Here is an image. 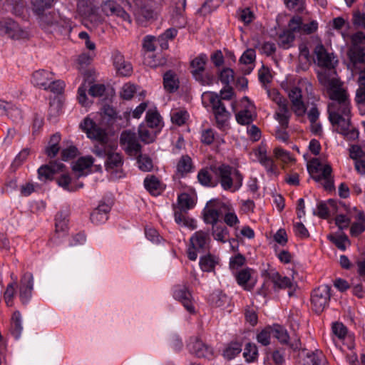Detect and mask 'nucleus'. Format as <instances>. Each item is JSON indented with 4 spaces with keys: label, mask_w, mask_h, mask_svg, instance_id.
<instances>
[{
    "label": "nucleus",
    "mask_w": 365,
    "mask_h": 365,
    "mask_svg": "<svg viewBox=\"0 0 365 365\" xmlns=\"http://www.w3.org/2000/svg\"><path fill=\"white\" fill-rule=\"evenodd\" d=\"M314 53V61L319 67V81L332 101L328 106L329 119L337 132L346 135L350 128V101L346 89L335 71L338 60L322 44L315 47Z\"/></svg>",
    "instance_id": "nucleus-1"
},
{
    "label": "nucleus",
    "mask_w": 365,
    "mask_h": 365,
    "mask_svg": "<svg viewBox=\"0 0 365 365\" xmlns=\"http://www.w3.org/2000/svg\"><path fill=\"white\" fill-rule=\"evenodd\" d=\"M282 88L287 93L292 103V108L297 115L301 116L306 112L303 96L310 95L313 88L312 83L306 78L294 79L288 76L281 83Z\"/></svg>",
    "instance_id": "nucleus-2"
},
{
    "label": "nucleus",
    "mask_w": 365,
    "mask_h": 365,
    "mask_svg": "<svg viewBox=\"0 0 365 365\" xmlns=\"http://www.w3.org/2000/svg\"><path fill=\"white\" fill-rule=\"evenodd\" d=\"M80 128L83 132L86 133L88 138L100 142V144L96 145L93 149L96 155L105 158L113 151V148L105 143L107 139L105 130L98 125L92 119L88 117L85 118L81 123Z\"/></svg>",
    "instance_id": "nucleus-3"
},
{
    "label": "nucleus",
    "mask_w": 365,
    "mask_h": 365,
    "mask_svg": "<svg viewBox=\"0 0 365 365\" xmlns=\"http://www.w3.org/2000/svg\"><path fill=\"white\" fill-rule=\"evenodd\" d=\"M198 254L200 255L199 265L202 271L205 272V232L202 230L191 236L187 250V257L191 261H195Z\"/></svg>",
    "instance_id": "nucleus-4"
},
{
    "label": "nucleus",
    "mask_w": 365,
    "mask_h": 365,
    "mask_svg": "<svg viewBox=\"0 0 365 365\" xmlns=\"http://www.w3.org/2000/svg\"><path fill=\"white\" fill-rule=\"evenodd\" d=\"M220 173V185L223 190L235 192L242 187L244 178L237 169L221 165Z\"/></svg>",
    "instance_id": "nucleus-5"
},
{
    "label": "nucleus",
    "mask_w": 365,
    "mask_h": 365,
    "mask_svg": "<svg viewBox=\"0 0 365 365\" xmlns=\"http://www.w3.org/2000/svg\"><path fill=\"white\" fill-rule=\"evenodd\" d=\"M0 36H6L13 40L28 38L29 31L11 18L0 19Z\"/></svg>",
    "instance_id": "nucleus-6"
},
{
    "label": "nucleus",
    "mask_w": 365,
    "mask_h": 365,
    "mask_svg": "<svg viewBox=\"0 0 365 365\" xmlns=\"http://www.w3.org/2000/svg\"><path fill=\"white\" fill-rule=\"evenodd\" d=\"M301 29V17L293 16L289 21L287 30L284 31L279 36V44L284 48H288L292 46L296 35L300 32Z\"/></svg>",
    "instance_id": "nucleus-7"
},
{
    "label": "nucleus",
    "mask_w": 365,
    "mask_h": 365,
    "mask_svg": "<svg viewBox=\"0 0 365 365\" xmlns=\"http://www.w3.org/2000/svg\"><path fill=\"white\" fill-rule=\"evenodd\" d=\"M365 35L357 32L351 36V46L348 55L351 62H365Z\"/></svg>",
    "instance_id": "nucleus-8"
},
{
    "label": "nucleus",
    "mask_w": 365,
    "mask_h": 365,
    "mask_svg": "<svg viewBox=\"0 0 365 365\" xmlns=\"http://www.w3.org/2000/svg\"><path fill=\"white\" fill-rule=\"evenodd\" d=\"M268 96L269 98L274 101L278 106L277 110L275 113L277 120L282 127L287 126L289 118V111L287 106L286 100L274 89L269 91Z\"/></svg>",
    "instance_id": "nucleus-9"
},
{
    "label": "nucleus",
    "mask_w": 365,
    "mask_h": 365,
    "mask_svg": "<svg viewBox=\"0 0 365 365\" xmlns=\"http://www.w3.org/2000/svg\"><path fill=\"white\" fill-rule=\"evenodd\" d=\"M330 299V287L322 284L313 291L311 302L316 313H321L328 306Z\"/></svg>",
    "instance_id": "nucleus-10"
},
{
    "label": "nucleus",
    "mask_w": 365,
    "mask_h": 365,
    "mask_svg": "<svg viewBox=\"0 0 365 365\" xmlns=\"http://www.w3.org/2000/svg\"><path fill=\"white\" fill-rule=\"evenodd\" d=\"M187 349L189 353L195 357L205 356V334L202 325L198 332L188 339Z\"/></svg>",
    "instance_id": "nucleus-11"
},
{
    "label": "nucleus",
    "mask_w": 365,
    "mask_h": 365,
    "mask_svg": "<svg viewBox=\"0 0 365 365\" xmlns=\"http://www.w3.org/2000/svg\"><path fill=\"white\" fill-rule=\"evenodd\" d=\"M120 143L129 155L135 156L141 152L142 146L136 133L133 131L130 130L123 131L120 138Z\"/></svg>",
    "instance_id": "nucleus-12"
},
{
    "label": "nucleus",
    "mask_w": 365,
    "mask_h": 365,
    "mask_svg": "<svg viewBox=\"0 0 365 365\" xmlns=\"http://www.w3.org/2000/svg\"><path fill=\"white\" fill-rule=\"evenodd\" d=\"M34 284L32 273L26 272L21 275L19 285V297L22 304L27 305L31 301Z\"/></svg>",
    "instance_id": "nucleus-13"
},
{
    "label": "nucleus",
    "mask_w": 365,
    "mask_h": 365,
    "mask_svg": "<svg viewBox=\"0 0 365 365\" xmlns=\"http://www.w3.org/2000/svg\"><path fill=\"white\" fill-rule=\"evenodd\" d=\"M173 296L175 299L182 303L189 313L194 314L195 312L192 294L185 285H175L173 288Z\"/></svg>",
    "instance_id": "nucleus-14"
},
{
    "label": "nucleus",
    "mask_w": 365,
    "mask_h": 365,
    "mask_svg": "<svg viewBox=\"0 0 365 365\" xmlns=\"http://www.w3.org/2000/svg\"><path fill=\"white\" fill-rule=\"evenodd\" d=\"M102 12L107 16H115L123 21L131 22L130 15L114 0H106L101 4Z\"/></svg>",
    "instance_id": "nucleus-15"
},
{
    "label": "nucleus",
    "mask_w": 365,
    "mask_h": 365,
    "mask_svg": "<svg viewBox=\"0 0 365 365\" xmlns=\"http://www.w3.org/2000/svg\"><path fill=\"white\" fill-rule=\"evenodd\" d=\"M210 100L218 126L221 128H225L230 118V113L225 109L217 95L212 94Z\"/></svg>",
    "instance_id": "nucleus-16"
},
{
    "label": "nucleus",
    "mask_w": 365,
    "mask_h": 365,
    "mask_svg": "<svg viewBox=\"0 0 365 365\" xmlns=\"http://www.w3.org/2000/svg\"><path fill=\"white\" fill-rule=\"evenodd\" d=\"M332 332L339 342L346 344L349 349L351 350L354 347V336L348 333L346 328L343 324L339 322L334 323L332 325ZM333 341L336 344L338 343L335 338L333 339Z\"/></svg>",
    "instance_id": "nucleus-17"
},
{
    "label": "nucleus",
    "mask_w": 365,
    "mask_h": 365,
    "mask_svg": "<svg viewBox=\"0 0 365 365\" xmlns=\"http://www.w3.org/2000/svg\"><path fill=\"white\" fill-rule=\"evenodd\" d=\"M116 73L123 76H129L133 71L130 62L125 60L124 56L118 50L113 51L111 56Z\"/></svg>",
    "instance_id": "nucleus-18"
},
{
    "label": "nucleus",
    "mask_w": 365,
    "mask_h": 365,
    "mask_svg": "<svg viewBox=\"0 0 365 365\" xmlns=\"http://www.w3.org/2000/svg\"><path fill=\"white\" fill-rule=\"evenodd\" d=\"M191 73L200 84H205V55L200 54L190 63Z\"/></svg>",
    "instance_id": "nucleus-19"
},
{
    "label": "nucleus",
    "mask_w": 365,
    "mask_h": 365,
    "mask_svg": "<svg viewBox=\"0 0 365 365\" xmlns=\"http://www.w3.org/2000/svg\"><path fill=\"white\" fill-rule=\"evenodd\" d=\"M253 155L256 160L266 169L267 172L271 175L276 174L277 166L273 160L267 155V148L265 145H260L253 151Z\"/></svg>",
    "instance_id": "nucleus-20"
},
{
    "label": "nucleus",
    "mask_w": 365,
    "mask_h": 365,
    "mask_svg": "<svg viewBox=\"0 0 365 365\" xmlns=\"http://www.w3.org/2000/svg\"><path fill=\"white\" fill-rule=\"evenodd\" d=\"M195 167L191 158L188 155H183L176 164V170L173 175L174 180L186 178L190 173L194 172Z\"/></svg>",
    "instance_id": "nucleus-21"
},
{
    "label": "nucleus",
    "mask_w": 365,
    "mask_h": 365,
    "mask_svg": "<svg viewBox=\"0 0 365 365\" xmlns=\"http://www.w3.org/2000/svg\"><path fill=\"white\" fill-rule=\"evenodd\" d=\"M65 165L61 163L52 162L48 165H41L37 170L38 178L41 181L52 180L54 175L62 171Z\"/></svg>",
    "instance_id": "nucleus-22"
},
{
    "label": "nucleus",
    "mask_w": 365,
    "mask_h": 365,
    "mask_svg": "<svg viewBox=\"0 0 365 365\" xmlns=\"http://www.w3.org/2000/svg\"><path fill=\"white\" fill-rule=\"evenodd\" d=\"M349 215L354 219L351 225L350 233L351 236L356 237L365 230V215L364 212L353 207L349 212Z\"/></svg>",
    "instance_id": "nucleus-23"
},
{
    "label": "nucleus",
    "mask_w": 365,
    "mask_h": 365,
    "mask_svg": "<svg viewBox=\"0 0 365 365\" xmlns=\"http://www.w3.org/2000/svg\"><path fill=\"white\" fill-rule=\"evenodd\" d=\"M175 7L171 16V24L178 28H183L186 25V18L184 11L186 6V0H175Z\"/></svg>",
    "instance_id": "nucleus-24"
},
{
    "label": "nucleus",
    "mask_w": 365,
    "mask_h": 365,
    "mask_svg": "<svg viewBox=\"0 0 365 365\" xmlns=\"http://www.w3.org/2000/svg\"><path fill=\"white\" fill-rule=\"evenodd\" d=\"M53 76L51 71L39 69L33 73L31 81L34 86L46 90L49 81L54 78Z\"/></svg>",
    "instance_id": "nucleus-25"
},
{
    "label": "nucleus",
    "mask_w": 365,
    "mask_h": 365,
    "mask_svg": "<svg viewBox=\"0 0 365 365\" xmlns=\"http://www.w3.org/2000/svg\"><path fill=\"white\" fill-rule=\"evenodd\" d=\"M309 169L312 173L314 170L315 173L318 174L313 177L316 181H319L322 179H328L331 173L330 165L320 163L318 159L312 160Z\"/></svg>",
    "instance_id": "nucleus-26"
},
{
    "label": "nucleus",
    "mask_w": 365,
    "mask_h": 365,
    "mask_svg": "<svg viewBox=\"0 0 365 365\" xmlns=\"http://www.w3.org/2000/svg\"><path fill=\"white\" fill-rule=\"evenodd\" d=\"M253 270L250 268L242 269L236 275L238 284L245 290L250 291L255 284V279L252 278Z\"/></svg>",
    "instance_id": "nucleus-27"
},
{
    "label": "nucleus",
    "mask_w": 365,
    "mask_h": 365,
    "mask_svg": "<svg viewBox=\"0 0 365 365\" xmlns=\"http://www.w3.org/2000/svg\"><path fill=\"white\" fill-rule=\"evenodd\" d=\"M175 222L180 227H187L191 230H195L197 227L195 219L188 216V211L182 210H173Z\"/></svg>",
    "instance_id": "nucleus-28"
},
{
    "label": "nucleus",
    "mask_w": 365,
    "mask_h": 365,
    "mask_svg": "<svg viewBox=\"0 0 365 365\" xmlns=\"http://www.w3.org/2000/svg\"><path fill=\"white\" fill-rule=\"evenodd\" d=\"M110 206L105 202L101 203L98 207L91 213L90 219L93 224L99 225L104 223L108 219V213L110 211Z\"/></svg>",
    "instance_id": "nucleus-29"
},
{
    "label": "nucleus",
    "mask_w": 365,
    "mask_h": 365,
    "mask_svg": "<svg viewBox=\"0 0 365 365\" xmlns=\"http://www.w3.org/2000/svg\"><path fill=\"white\" fill-rule=\"evenodd\" d=\"M38 17L40 18L41 24L42 26H63L64 24H68L67 19H63L59 13L54 11L46 14L44 13L43 16Z\"/></svg>",
    "instance_id": "nucleus-30"
},
{
    "label": "nucleus",
    "mask_w": 365,
    "mask_h": 365,
    "mask_svg": "<svg viewBox=\"0 0 365 365\" xmlns=\"http://www.w3.org/2000/svg\"><path fill=\"white\" fill-rule=\"evenodd\" d=\"M195 203L196 198L194 195L182 192L178 195L177 204L173 205V210L188 211L195 207Z\"/></svg>",
    "instance_id": "nucleus-31"
},
{
    "label": "nucleus",
    "mask_w": 365,
    "mask_h": 365,
    "mask_svg": "<svg viewBox=\"0 0 365 365\" xmlns=\"http://www.w3.org/2000/svg\"><path fill=\"white\" fill-rule=\"evenodd\" d=\"M77 8L82 15H84L91 19L94 17L96 21L98 19V21H100L99 17L96 15L98 8L94 4L93 0H78L77 3Z\"/></svg>",
    "instance_id": "nucleus-32"
},
{
    "label": "nucleus",
    "mask_w": 365,
    "mask_h": 365,
    "mask_svg": "<svg viewBox=\"0 0 365 365\" xmlns=\"http://www.w3.org/2000/svg\"><path fill=\"white\" fill-rule=\"evenodd\" d=\"M146 125L151 129H154L159 133L163 126V119L156 109H149L145 115Z\"/></svg>",
    "instance_id": "nucleus-33"
},
{
    "label": "nucleus",
    "mask_w": 365,
    "mask_h": 365,
    "mask_svg": "<svg viewBox=\"0 0 365 365\" xmlns=\"http://www.w3.org/2000/svg\"><path fill=\"white\" fill-rule=\"evenodd\" d=\"M180 86L179 78L176 73L172 70L166 71L163 75V86L169 93H174Z\"/></svg>",
    "instance_id": "nucleus-34"
},
{
    "label": "nucleus",
    "mask_w": 365,
    "mask_h": 365,
    "mask_svg": "<svg viewBox=\"0 0 365 365\" xmlns=\"http://www.w3.org/2000/svg\"><path fill=\"white\" fill-rule=\"evenodd\" d=\"M0 115H6L13 120H17L22 118L21 110L12 103L0 99Z\"/></svg>",
    "instance_id": "nucleus-35"
},
{
    "label": "nucleus",
    "mask_w": 365,
    "mask_h": 365,
    "mask_svg": "<svg viewBox=\"0 0 365 365\" xmlns=\"http://www.w3.org/2000/svg\"><path fill=\"white\" fill-rule=\"evenodd\" d=\"M145 188L154 196H158L163 191V184L155 175H148L144 179Z\"/></svg>",
    "instance_id": "nucleus-36"
},
{
    "label": "nucleus",
    "mask_w": 365,
    "mask_h": 365,
    "mask_svg": "<svg viewBox=\"0 0 365 365\" xmlns=\"http://www.w3.org/2000/svg\"><path fill=\"white\" fill-rule=\"evenodd\" d=\"M55 0H30L31 9L34 15L43 16L46 10L51 9Z\"/></svg>",
    "instance_id": "nucleus-37"
},
{
    "label": "nucleus",
    "mask_w": 365,
    "mask_h": 365,
    "mask_svg": "<svg viewBox=\"0 0 365 365\" xmlns=\"http://www.w3.org/2000/svg\"><path fill=\"white\" fill-rule=\"evenodd\" d=\"M269 278L274 284L276 288L284 289L292 287L293 282L291 278L287 277H282L277 271L270 270Z\"/></svg>",
    "instance_id": "nucleus-38"
},
{
    "label": "nucleus",
    "mask_w": 365,
    "mask_h": 365,
    "mask_svg": "<svg viewBox=\"0 0 365 365\" xmlns=\"http://www.w3.org/2000/svg\"><path fill=\"white\" fill-rule=\"evenodd\" d=\"M22 331L23 326L21 314L19 311H16L14 312L11 317L10 332L15 339L18 340L21 337Z\"/></svg>",
    "instance_id": "nucleus-39"
},
{
    "label": "nucleus",
    "mask_w": 365,
    "mask_h": 365,
    "mask_svg": "<svg viewBox=\"0 0 365 365\" xmlns=\"http://www.w3.org/2000/svg\"><path fill=\"white\" fill-rule=\"evenodd\" d=\"M221 165H210L207 168V187H215L221 180Z\"/></svg>",
    "instance_id": "nucleus-40"
},
{
    "label": "nucleus",
    "mask_w": 365,
    "mask_h": 365,
    "mask_svg": "<svg viewBox=\"0 0 365 365\" xmlns=\"http://www.w3.org/2000/svg\"><path fill=\"white\" fill-rule=\"evenodd\" d=\"M158 133V131L150 128L146 125L140 124L138 127L139 138L145 144L154 142Z\"/></svg>",
    "instance_id": "nucleus-41"
},
{
    "label": "nucleus",
    "mask_w": 365,
    "mask_h": 365,
    "mask_svg": "<svg viewBox=\"0 0 365 365\" xmlns=\"http://www.w3.org/2000/svg\"><path fill=\"white\" fill-rule=\"evenodd\" d=\"M123 164V161L122 155L113 151L106 157V160L105 162L106 169L108 171L118 169L120 168Z\"/></svg>",
    "instance_id": "nucleus-42"
},
{
    "label": "nucleus",
    "mask_w": 365,
    "mask_h": 365,
    "mask_svg": "<svg viewBox=\"0 0 365 365\" xmlns=\"http://www.w3.org/2000/svg\"><path fill=\"white\" fill-rule=\"evenodd\" d=\"M256 53L255 50L252 48L247 49L241 56L240 61L242 64L247 66V69L245 71L250 73L254 68Z\"/></svg>",
    "instance_id": "nucleus-43"
},
{
    "label": "nucleus",
    "mask_w": 365,
    "mask_h": 365,
    "mask_svg": "<svg viewBox=\"0 0 365 365\" xmlns=\"http://www.w3.org/2000/svg\"><path fill=\"white\" fill-rule=\"evenodd\" d=\"M17 284V277H14V282L9 283L4 293V299L7 307L14 305V299Z\"/></svg>",
    "instance_id": "nucleus-44"
},
{
    "label": "nucleus",
    "mask_w": 365,
    "mask_h": 365,
    "mask_svg": "<svg viewBox=\"0 0 365 365\" xmlns=\"http://www.w3.org/2000/svg\"><path fill=\"white\" fill-rule=\"evenodd\" d=\"M68 222L65 214L61 211L58 212L55 217L56 232L63 235L66 233L68 229Z\"/></svg>",
    "instance_id": "nucleus-45"
},
{
    "label": "nucleus",
    "mask_w": 365,
    "mask_h": 365,
    "mask_svg": "<svg viewBox=\"0 0 365 365\" xmlns=\"http://www.w3.org/2000/svg\"><path fill=\"white\" fill-rule=\"evenodd\" d=\"M136 156L140 170L144 172H149L153 169V160L148 155H143L140 152Z\"/></svg>",
    "instance_id": "nucleus-46"
},
{
    "label": "nucleus",
    "mask_w": 365,
    "mask_h": 365,
    "mask_svg": "<svg viewBox=\"0 0 365 365\" xmlns=\"http://www.w3.org/2000/svg\"><path fill=\"white\" fill-rule=\"evenodd\" d=\"M170 115L173 123L179 126L184 125L189 118L188 113L185 110H174Z\"/></svg>",
    "instance_id": "nucleus-47"
},
{
    "label": "nucleus",
    "mask_w": 365,
    "mask_h": 365,
    "mask_svg": "<svg viewBox=\"0 0 365 365\" xmlns=\"http://www.w3.org/2000/svg\"><path fill=\"white\" fill-rule=\"evenodd\" d=\"M258 356V351L256 345L253 343H247L244 349L243 356L247 362H252L256 360Z\"/></svg>",
    "instance_id": "nucleus-48"
},
{
    "label": "nucleus",
    "mask_w": 365,
    "mask_h": 365,
    "mask_svg": "<svg viewBox=\"0 0 365 365\" xmlns=\"http://www.w3.org/2000/svg\"><path fill=\"white\" fill-rule=\"evenodd\" d=\"M94 162L92 156H86L80 158L73 165V170L78 172H83L86 169L91 168Z\"/></svg>",
    "instance_id": "nucleus-49"
},
{
    "label": "nucleus",
    "mask_w": 365,
    "mask_h": 365,
    "mask_svg": "<svg viewBox=\"0 0 365 365\" xmlns=\"http://www.w3.org/2000/svg\"><path fill=\"white\" fill-rule=\"evenodd\" d=\"M252 106L245 110H241L236 114V120L238 123L248 125L253 120V114L250 109Z\"/></svg>",
    "instance_id": "nucleus-50"
},
{
    "label": "nucleus",
    "mask_w": 365,
    "mask_h": 365,
    "mask_svg": "<svg viewBox=\"0 0 365 365\" xmlns=\"http://www.w3.org/2000/svg\"><path fill=\"white\" fill-rule=\"evenodd\" d=\"M272 336L282 344H287L289 339L287 330L280 325H274L272 327Z\"/></svg>",
    "instance_id": "nucleus-51"
},
{
    "label": "nucleus",
    "mask_w": 365,
    "mask_h": 365,
    "mask_svg": "<svg viewBox=\"0 0 365 365\" xmlns=\"http://www.w3.org/2000/svg\"><path fill=\"white\" fill-rule=\"evenodd\" d=\"M29 154L30 150L29 148H24L21 150L11 163V168L14 170H17L25 162Z\"/></svg>",
    "instance_id": "nucleus-52"
},
{
    "label": "nucleus",
    "mask_w": 365,
    "mask_h": 365,
    "mask_svg": "<svg viewBox=\"0 0 365 365\" xmlns=\"http://www.w3.org/2000/svg\"><path fill=\"white\" fill-rule=\"evenodd\" d=\"M215 202H207V223H215L218 220L219 210L217 207H212Z\"/></svg>",
    "instance_id": "nucleus-53"
},
{
    "label": "nucleus",
    "mask_w": 365,
    "mask_h": 365,
    "mask_svg": "<svg viewBox=\"0 0 365 365\" xmlns=\"http://www.w3.org/2000/svg\"><path fill=\"white\" fill-rule=\"evenodd\" d=\"M275 158L281 160L283 163L288 164L293 163L294 158L290 155V153L280 148H276L274 150Z\"/></svg>",
    "instance_id": "nucleus-54"
},
{
    "label": "nucleus",
    "mask_w": 365,
    "mask_h": 365,
    "mask_svg": "<svg viewBox=\"0 0 365 365\" xmlns=\"http://www.w3.org/2000/svg\"><path fill=\"white\" fill-rule=\"evenodd\" d=\"M241 351L242 348L240 344L232 343L225 349L223 354L226 359H232L239 354Z\"/></svg>",
    "instance_id": "nucleus-55"
},
{
    "label": "nucleus",
    "mask_w": 365,
    "mask_h": 365,
    "mask_svg": "<svg viewBox=\"0 0 365 365\" xmlns=\"http://www.w3.org/2000/svg\"><path fill=\"white\" fill-rule=\"evenodd\" d=\"M336 202L334 200H329L327 203L321 202L317 206L318 215L324 218H326L329 215V209L334 207Z\"/></svg>",
    "instance_id": "nucleus-56"
},
{
    "label": "nucleus",
    "mask_w": 365,
    "mask_h": 365,
    "mask_svg": "<svg viewBox=\"0 0 365 365\" xmlns=\"http://www.w3.org/2000/svg\"><path fill=\"white\" fill-rule=\"evenodd\" d=\"M329 240L341 250L344 251L350 245V241L346 236H329Z\"/></svg>",
    "instance_id": "nucleus-57"
},
{
    "label": "nucleus",
    "mask_w": 365,
    "mask_h": 365,
    "mask_svg": "<svg viewBox=\"0 0 365 365\" xmlns=\"http://www.w3.org/2000/svg\"><path fill=\"white\" fill-rule=\"evenodd\" d=\"M219 78L220 81L225 84V86H228L234 81V71L231 68H224L221 71Z\"/></svg>",
    "instance_id": "nucleus-58"
},
{
    "label": "nucleus",
    "mask_w": 365,
    "mask_h": 365,
    "mask_svg": "<svg viewBox=\"0 0 365 365\" xmlns=\"http://www.w3.org/2000/svg\"><path fill=\"white\" fill-rule=\"evenodd\" d=\"M271 336H272V327H267L257 334V340L261 344L266 346L269 344Z\"/></svg>",
    "instance_id": "nucleus-59"
},
{
    "label": "nucleus",
    "mask_w": 365,
    "mask_h": 365,
    "mask_svg": "<svg viewBox=\"0 0 365 365\" xmlns=\"http://www.w3.org/2000/svg\"><path fill=\"white\" fill-rule=\"evenodd\" d=\"M224 221L229 227H235L240 224V220L233 209L229 210L224 215Z\"/></svg>",
    "instance_id": "nucleus-60"
},
{
    "label": "nucleus",
    "mask_w": 365,
    "mask_h": 365,
    "mask_svg": "<svg viewBox=\"0 0 365 365\" xmlns=\"http://www.w3.org/2000/svg\"><path fill=\"white\" fill-rule=\"evenodd\" d=\"M64 82L60 80L55 81L53 78L49 81L46 91H50L56 94H61L64 89Z\"/></svg>",
    "instance_id": "nucleus-61"
},
{
    "label": "nucleus",
    "mask_w": 365,
    "mask_h": 365,
    "mask_svg": "<svg viewBox=\"0 0 365 365\" xmlns=\"http://www.w3.org/2000/svg\"><path fill=\"white\" fill-rule=\"evenodd\" d=\"M155 41L156 39L154 36L147 35L143 38V49L145 52H153L155 51Z\"/></svg>",
    "instance_id": "nucleus-62"
},
{
    "label": "nucleus",
    "mask_w": 365,
    "mask_h": 365,
    "mask_svg": "<svg viewBox=\"0 0 365 365\" xmlns=\"http://www.w3.org/2000/svg\"><path fill=\"white\" fill-rule=\"evenodd\" d=\"M135 92L136 88L135 85L131 83H125L122 88L120 96L124 100H130L133 97Z\"/></svg>",
    "instance_id": "nucleus-63"
},
{
    "label": "nucleus",
    "mask_w": 365,
    "mask_h": 365,
    "mask_svg": "<svg viewBox=\"0 0 365 365\" xmlns=\"http://www.w3.org/2000/svg\"><path fill=\"white\" fill-rule=\"evenodd\" d=\"M306 361L312 365H327L326 359L322 354H312L307 356Z\"/></svg>",
    "instance_id": "nucleus-64"
}]
</instances>
